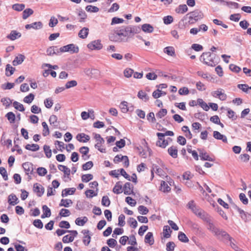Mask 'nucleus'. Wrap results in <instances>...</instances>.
<instances>
[{
	"label": "nucleus",
	"instance_id": "18",
	"mask_svg": "<svg viewBox=\"0 0 251 251\" xmlns=\"http://www.w3.org/2000/svg\"><path fill=\"white\" fill-rule=\"evenodd\" d=\"M25 59V56L24 55L22 54H19L17 56H16L14 60L12 62V64L13 66H17L18 65L21 64L24 61Z\"/></svg>",
	"mask_w": 251,
	"mask_h": 251
},
{
	"label": "nucleus",
	"instance_id": "26",
	"mask_svg": "<svg viewBox=\"0 0 251 251\" xmlns=\"http://www.w3.org/2000/svg\"><path fill=\"white\" fill-rule=\"evenodd\" d=\"M78 11V16L80 17L79 22L80 23L84 22L85 20L87 18V15L85 12L81 8L77 9Z\"/></svg>",
	"mask_w": 251,
	"mask_h": 251
},
{
	"label": "nucleus",
	"instance_id": "63",
	"mask_svg": "<svg viewBox=\"0 0 251 251\" xmlns=\"http://www.w3.org/2000/svg\"><path fill=\"white\" fill-rule=\"evenodd\" d=\"M93 166V163L92 161H90L82 165V168L84 171H86L90 169Z\"/></svg>",
	"mask_w": 251,
	"mask_h": 251
},
{
	"label": "nucleus",
	"instance_id": "15",
	"mask_svg": "<svg viewBox=\"0 0 251 251\" xmlns=\"http://www.w3.org/2000/svg\"><path fill=\"white\" fill-rule=\"evenodd\" d=\"M76 138L79 142L83 143L87 142L90 139V136L84 133L78 134L76 136Z\"/></svg>",
	"mask_w": 251,
	"mask_h": 251
},
{
	"label": "nucleus",
	"instance_id": "27",
	"mask_svg": "<svg viewBox=\"0 0 251 251\" xmlns=\"http://www.w3.org/2000/svg\"><path fill=\"white\" fill-rule=\"evenodd\" d=\"M153 27L150 24H145L142 25V30L146 33H151L153 31Z\"/></svg>",
	"mask_w": 251,
	"mask_h": 251
},
{
	"label": "nucleus",
	"instance_id": "46",
	"mask_svg": "<svg viewBox=\"0 0 251 251\" xmlns=\"http://www.w3.org/2000/svg\"><path fill=\"white\" fill-rule=\"evenodd\" d=\"M25 7V5L24 4H19V3H16L12 6V8L13 9H14L15 11H21L24 10V9Z\"/></svg>",
	"mask_w": 251,
	"mask_h": 251
},
{
	"label": "nucleus",
	"instance_id": "3",
	"mask_svg": "<svg viewBox=\"0 0 251 251\" xmlns=\"http://www.w3.org/2000/svg\"><path fill=\"white\" fill-rule=\"evenodd\" d=\"M187 17L190 20L189 22L192 24L202 19L203 18V13L199 10H196L188 13L181 21L183 22Z\"/></svg>",
	"mask_w": 251,
	"mask_h": 251
},
{
	"label": "nucleus",
	"instance_id": "62",
	"mask_svg": "<svg viewBox=\"0 0 251 251\" xmlns=\"http://www.w3.org/2000/svg\"><path fill=\"white\" fill-rule=\"evenodd\" d=\"M77 81L75 80H71L69 81H68L66 84H65V88L66 89H69L71 87H75L77 85Z\"/></svg>",
	"mask_w": 251,
	"mask_h": 251
},
{
	"label": "nucleus",
	"instance_id": "48",
	"mask_svg": "<svg viewBox=\"0 0 251 251\" xmlns=\"http://www.w3.org/2000/svg\"><path fill=\"white\" fill-rule=\"evenodd\" d=\"M44 151L47 158H50L51 156V150L50 149V146L48 145H44L43 147Z\"/></svg>",
	"mask_w": 251,
	"mask_h": 251
},
{
	"label": "nucleus",
	"instance_id": "12",
	"mask_svg": "<svg viewBox=\"0 0 251 251\" xmlns=\"http://www.w3.org/2000/svg\"><path fill=\"white\" fill-rule=\"evenodd\" d=\"M133 188V186L130 182H126L123 187L124 194L127 195L134 194Z\"/></svg>",
	"mask_w": 251,
	"mask_h": 251
},
{
	"label": "nucleus",
	"instance_id": "1",
	"mask_svg": "<svg viewBox=\"0 0 251 251\" xmlns=\"http://www.w3.org/2000/svg\"><path fill=\"white\" fill-rule=\"evenodd\" d=\"M138 26L127 25L116 28L113 33L109 35V39L113 42H121L123 41L122 37L130 38L140 31Z\"/></svg>",
	"mask_w": 251,
	"mask_h": 251
},
{
	"label": "nucleus",
	"instance_id": "34",
	"mask_svg": "<svg viewBox=\"0 0 251 251\" xmlns=\"http://www.w3.org/2000/svg\"><path fill=\"white\" fill-rule=\"evenodd\" d=\"M207 224H208V229L212 232L214 235L217 233V232L219 231V230L220 228L215 226V225L212 223L211 220L209 222H208Z\"/></svg>",
	"mask_w": 251,
	"mask_h": 251
},
{
	"label": "nucleus",
	"instance_id": "42",
	"mask_svg": "<svg viewBox=\"0 0 251 251\" xmlns=\"http://www.w3.org/2000/svg\"><path fill=\"white\" fill-rule=\"evenodd\" d=\"M72 203L73 201L70 199H62L59 203V206L68 207L70 206V204Z\"/></svg>",
	"mask_w": 251,
	"mask_h": 251
},
{
	"label": "nucleus",
	"instance_id": "57",
	"mask_svg": "<svg viewBox=\"0 0 251 251\" xmlns=\"http://www.w3.org/2000/svg\"><path fill=\"white\" fill-rule=\"evenodd\" d=\"M161 189L164 192H169L171 190V188L164 181H161Z\"/></svg>",
	"mask_w": 251,
	"mask_h": 251
},
{
	"label": "nucleus",
	"instance_id": "11",
	"mask_svg": "<svg viewBox=\"0 0 251 251\" xmlns=\"http://www.w3.org/2000/svg\"><path fill=\"white\" fill-rule=\"evenodd\" d=\"M33 191L37 194V195L40 197H41L45 191L44 188L40 184L36 183L33 185Z\"/></svg>",
	"mask_w": 251,
	"mask_h": 251
},
{
	"label": "nucleus",
	"instance_id": "32",
	"mask_svg": "<svg viewBox=\"0 0 251 251\" xmlns=\"http://www.w3.org/2000/svg\"><path fill=\"white\" fill-rule=\"evenodd\" d=\"M58 168L60 171H62L64 173V175L67 176H70L71 170L67 166L62 165H59L58 166Z\"/></svg>",
	"mask_w": 251,
	"mask_h": 251
},
{
	"label": "nucleus",
	"instance_id": "22",
	"mask_svg": "<svg viewBox=\"0 0 251 251\" xmlns=\"http://www.w3.org/2000/svg\"><path fill=\"white\" fill-rule=\"evenodd\" d=\"M168 152L174 158L177 157V149L176 147L171 146L168 149Z\"/></svg>",
	"mask_w": 251,
	"mask_h": 251
},
{
	"label": "nucleus",
	"instance_id": "54",
	"mask_svg": "<svg viewBox=\"0 0 251 251\" xmlns=\"http://www.w3.org/2000/svg\"><path fill=\"white\" fill-rule=\"evenodd\" d=\"M5 117L11 123H14L15 121V115L12 112H9L6 114Z\"/></svg>",
	"mask_w": 251,
	"mask_h": 251
},
{
	"label": "nucleus",
	"instance_id": "7",
	"mask_svg": "<svg viewBox=\"0 0 251 251\" xmlns=\"http://www.w3.org/2000/svg\"><path fill=\"white\" fill-rule=\"evenodd\" d=\"M211 95L213 97L218 98L222 101L225 100L227 98V96L225 93L224 90L221 88H219L217 91L212 92Z\"/></svg>",
	"mask_w": 251,
	"mask_h": 251
},
{
	"label": "nucleus",
	"instance_id": "51",
	"mask_svg": "<svg viewBox=\"0 0 251 251\" xmlns=\"http://www.w3.org/2000/svg\"><path fill=\"white\" fill-rule=\"evenodd\" d=\"M138 211L142 215H146L149 212V209L144 205H140L138 207Z\"/></svg>",
	"mask_w": 251,
	"mask_h": 251
},
{
	"label": "nucleus",
	"instance_id": "38",
	"mask_svg": "<svg viewBox=\"0 0 251 251\" xmlns=\"http://www.w3.org/2000/svg\"><path fill=\"white\" fill-rule=\"evenodd\" d=\"M172 230L170 229V227L168 226H165L163 227V235L164 237L166 238H168L171 236V233L172 232Z\"/></svg>",
	"mask_w": 251,
	"mask_h": 251
},
{
	"label": "nucleus",
	"instance_id": "30",
	"mask_svg": "<svg viewBox=\"0 0 251 251\" xmlns=\"http://www.w3.org/2000/svg\"><path fill=\"white\" fill-rule=\"evenodd\" d=\"M89 29L87 27H83L78 33V36L82 39H85L88 34Z\"/></svg>",
	"mask_w": 251,
	"mask_h": 251
},
{
	"label": "nucleus",
	"instance_id": "56",
	"mask_svg": "<svg viewBox=\"0 0 251 251\" xmlns=\"http://www.w3.org/2000/svg\"><path fill=\"white\" fill-rule=\"evenodd\" d=\"M127 222L130 226H131L133 228H135L137 227L138 223L134 218L130 217Z\"/></svg>",
	"mask_w": 251,
	"mask_h": 251
},
{
	"label": "nucleus",
	"instance_id": "33",
	"mask_svg": "<svg viewBox=\"0 0 251 251\" xmlns=\"http://www.w3.org/2000/svg\"><path fill=\"white\" fill-rule=\"evenodd\" d=\"M33 10L31 8H26L23 12L22 18L23 19L25 20L30 15L33 14Z\"/></svg>",
	"mask_w": 251,
	"mask_h": 251
},
{
	"label": "nucleus",
	"instance_id": "64",
	"mask_svg": "<svg viewBox=\"0 0 251 251\" xmlns=\"http://www.w3.org/2000/svg\"><path fill=\"white\" fill-rule=\"evenodd\" d=\"M176 245L174 242H169L166 245V250L167 251H174Z\"/></svg>",
	"mask_w": 251,
	"mask_h": 251
},
{
	"label": "nucleus",
	"instance_id": "52",
	"mask_svg": "<svg viewBox=\"0 0 251 251\" xmlns=\"http://www.w3.org/2000/svg\"><path fill=\"white\" fill-rule=\"evenodd\" d=\"M120 107L123 113H126L128 111L127 102L126 101H123L120 103Z\"/></svg>",
	"mask_w": 251,
	"mask_h": 251
},
{
	"label": "nucleus",
	"instance_id": "47",
	"mask_svg": "<svg viewBox=\"0 0 251 251\" xmlns=\"http://www.w3.org/2000/svg\"><path fill=\"white\" fill-rule=\"evenodd\" d=\"M85 10L88 12L96 13L99 11V8L97 6L89 5L85 7Z\"/></svg>",
	"mask_w": 251,
	"mask_h": 251
},
{
	"label": "nucleus",
	"instance_id": "35",
	"mask_svg": "<svg viewBox=\"0 0 251 251\" xmlns=\"http://www.w3.org/2000/svg\"><path fill=\"white\" fill-rule=\"evenodd\" d=\"M197 103L205 111H207L209 110V107L207 105V103L202 100V99H198L197 100Z\"/></svg>",
	"mask_w": 251,
	"mask_h": 251
},
{
	"label": "nucleus",
	"instance_id": "59",
	"mask_svg": "<svg viewBox=\"0 0 251 251\" xmlns=\"http://www.w3.org/2000/svg\"><path fill=\"white\" fill-rule=\"evenodd\" d=\"M110 204V201L107 196H104L102 198L101 204L104 206H108Z\"/></svg>",
	"mask_w": 251,
	"mask_h": 251
},
{
	"label": "nucleus",
	"instance_id": "36",
	"mask_svg": "<svg viewBox=\"0 0 251 251\" xmlns=\"http://www.w3.org/2000/svg\"><path fill=\"white\" fill-rule=\"evenodd\" d=\"M156 135L158 138V139L161 140L162 139V138L164 137V136H173L174 135V133L172 131H167L165 133L157 132Z\"/></svg>",
	"mask_w": 251,
	"mask_h": 251
},
{
	"label": "nucleus",
	"instance_id": "50",
	"mask_svg": "<svg viewBox=\"0 0 251 251\" xmlns=\"http://www.w3.org/2000/svg\"><path fill=\"white\" fill-rule=\"evenodd\" d=\"M42 125L43 127V135L44 136H47L50 133L49 129L48 127V126L47 124V123L45 122H43L42 123Z\"/></svg>",
	"mask_w": 251,
	"mask_h": 251
},
{
	"label": "nucleus",
	"instance_id": "14",
	"mask_svg": "<svg viewBox=\"0 0 251 251\" xmlns=\"http://www.w3.org/2000/svg\"><path fill=\"white\" fill-rule=\"evenodd\" d=\"M197 216L200 217L206 223L209 222V221L211 220L210 216L202 210L198 213Z\"/></svg>",
	"mask_w": 251,
	"mask_h": 251
},
{
	"label": "nucleus",
	"instance_id": "31",
	"mask_svg": "<svg viewBox=\"0 0 251 251\" xmlns=\"http://www.w3.org/2000/svg\"><path fill=\"white\" fill-rule=\"evenodd\" d=\"M25 149L32 151H36L39 150L40 147L38 144H27L25 147Z\"/></svg>",
	"mask_w": 251,
	"mask_h": 251
},
{
	"label": "nucleus",
	"instance_id": "19",
	"mask_svg": "<svg viewBox=\"0 0 251 251\" xmlns=\"http://www.w3.org/2000/svg\"><path fill=\"white\" fill-rule=\"evenodd\" d=\"M21 37V33L16 30H12L10 33L6 36V38L12 40H15Z\"/></svg>",
	"mask_w": 251,
	"mask_h": 251
},
{
	"label": "nucleus",
	"instance_id": "23",
	"mask_svg": "<svg viewBox=\"0 0 251 251\" xmlns=\"http://www.w3.org/2000/svg\"><path fill=\"white\" fill-rule=\"evenodd\" d=\"M145 242L149 243L150 245H152L154 243V239L152 232H149L146 235L145 237Z\"/></svg>",
	"mask_w": 251,
	"mask_h": 251
},
{
	"label": "nucleus",
	"instance_id": "28",
	"mask_svg": "<svg viewBox=\"0 0 251 251\" xmlns=\"http://www.w3.org/2000/svg\"><path fill=\"white\" fill-rule=\"evenodd\" d=\"M164 52L167 54L168 55L171 56H175V50L173 47L169 46L164 49Z\"/></svg>",
	"mask_w": 251,
	"mask_h": 251
},
{
	"label": "nucleus",
	"instance_id": "60",
	"mask_svg": "<svg viewBox=\"0 0 251 251\" xmlns=\"http://www.w3.org/2000/svg\"><path fill=\"white\" fill-rule=\"evenodd\" d=\"M74 240V236H70L69 235H66L64 236L62 238V241L64 243H68L72 242Z\"/></svg>",
	"mask_w": 251,
	"mask_h": 251
},
{
	"label": "nucleus",
	"instance_id": "61",
	"mask_svg": "<svg viewBox=\"0 0 251 251\" xmlns=\"http://www.w3.org/2000/svg\"><path fill=\"white\" fill-rule=\"evenodd\" d=\"M147 120L152 123H156V120L154 117V114L152 112H150L147 116Z\"/></svg>",
	"mask_w": 251,
	"mask_h": 251
},
{
	"label": "nucleus",
	"instance_id": "20",
	"mask_svg": "<svg viewBox=\"0 0 251 251\" xmlns=\"http://www.w3.org/2000/svg\"><path fill=\"white\" fill-rule=\"evenodd\" d=\"M85 73L86 75L91 77H95L99 75V71L96 69H88L86 70Z\"/></svg>",
	"mask_w": 251,
	"mask_h": 251
},
{
	"label": "nucleus",
	"instance_id": "41",
	"mask_svg": "<svg viewBox=\"0 0 251 251\" xmlns=\"http://www.w3.org/2000/svg\"><path fill=\"white\" fill-rule=\"evenodd\" d=\"M188 10V7L186 4L180 5L176 9V11L177 13L183 14Z\"/></svg>",
	"mask_w": 251,
	"mask_h": 251
},
{
	"label": "nucleus",
	"instance_id": "58",
	"mask_svg": "<svg viewBox=\"0 0 251 251\" xmlns=\"http://www.w3.org/2000/svg\"><path fill=\"white\" fill-rule=\"evenodd\" d=\"M34 99V95L30 93L28 96L25 97L24 99V101L25 103H31Z\"/></svg>",
	"mask_w": 251,
	"mask_h": 251
},
{
	"label": "nucleus",
	"instance_id": "8",
	"mask_svg": "<svg viewBox=\"0 0 251 251\" xmlns=\"http://www.w3.org/2000/svg\"><path fill=\"white\" fill-rule=\"evenodd\" d=\"M87 47L91 50H100L102 49V45L101 44V41L100 40H95L88 44Z\"/></svg>",
	"mask_w": 251,
	"mask_h": 251
},
{
	"label": "nucleus",
	"instance_id": "21",
	"mask_svg": "<svg viewBox=\"0 0 251 251\" xmlns=\"http://www.w3.org/2000/svg\"><path fill=\"white\" fill-rule=\"evenodd\" d=\"M43 213L41 215V218L44 219L46 217H50L51 215L50 209L46 205H44L42 206Z\"/></svg>",
	"mask_w": 251,
	"mask_h": 251
},
{
	"label": "nucleus",
	"instance_id": "9",
	"mask_svg": "<svg viewBox=\"0 0 251 251\" xmlns=\"http://www.w3.org/2000/svg\"><path fill=\"white\" fill-rule=\"evenodd\" d=\"M23 167L25 174L27 175L32 174L34 170L33 165L30 162H25L23 164Z\"/></svg>",
	"mask_w": 251,
	"mask_h": 251
},
{
	"label": "nucleus",
	"instance_id": "24",
	"mask_svg": "<svg viewBox=\"0 0 251 251\" xmlns=\"http://www.w3.org/2000/svg\"><path fill=\"white\" fill-rule=\"evenodd\" d=\"M8 202L11 205H15L19 202L18 199L14 194H10L8 196Z\"/></svg>",
	"mask_w": 251,
	"mask_h": 251
},
{
	"label": "nucleus",
	"instance_id": "5",
	"mask_svg": "<svg viewBox=\"0 0 251 251\" xmlns=\"http://www.w3.org/2000/svg\"><path fill=\"white\" fill-rule=\"evenodd\" d=\"M60 52H70L71 53H77L79 48L74 44H70L59 48Z\"/></svg>",
	"mask_w": 251,
	"mask_h": 251
},
{
	"label": "nucleus",
	"instance_id": "37",
	"mask_svg": "<svg viewBox=\"0 0 251 251\" xmlns=\"http://www.w3.org/2000/svg\"><path fill=\"white\" fill-rule=\"evenodd\" d=\"M15 68L11 66L10 64H7L5 68V75L7 76H9L13 74Z\"/></svg>",
	"mask_w": 251,
	"mask_h": 251
},
{
	"label": "nucleus",
	"instance_id": "10",
	"mask_svg": "<svg viewBox=\"0 0 251 251\" xmlns=\"http://www.w3.org/2000/svg\"><path fill=\"white\" fill-rule=\"evenodd\" d=\"M187 207L188 209H191L192 212L196 215H198V213L200 212L202 209L198 208L194 202V201H190L187 204Z\"/></svg>",
	"mask_w": 251,
	"mask_h": 251
},
{
	"label": "nucleus",
	"instance_id": "44",
	"mask_svg": "<svg viewBox=\"0 0 251 251\" xmlns=\"http://www.w3.org/2000/svg\"><path fill=\"white\" fill-rule=\"evenodd\" d=\"M49 122L50 125H53L55 127H57L58 126V122H57V117L56 115H51L49 119Z\"/></svg>",
	"mask_w": 251,
	"mask_h": 251
},
{
	"label": "nucleus",
	"instance_id": "25",
	"mask_svg": "<svg viewBox=\"0 0 251 251\" xmlns=\"http://www.w3.org/2000/svg\"><path fill=\"white\" fill-rule=\"evenodd\" d=\"M75 188H66L62 191L61 196L62 197H66L68 195H73L75 192Z\"/></svg>",
	"mask_w": 251,
	"mask_h": 251
},
{
	"label": "nucleus",
	"instance_id": "39",
	"mask_svg": "<svg viewBox=\"0 0 251 251\" xmlns=\"http://www.w3.org/2000/svg\"><path fill=\"white\" fill-rule=\"evenodd\" d=\"M168 144V140H165L163 137L161 140L158 139V141L156 142V145L161 148H165Z\"/></svg>",
	"mask_w": 251,
	"mask_h": 251
},
{
	"label": "nucleus",
	"instance_id": "43",
	"mask_svg": "<svg viewBox=\"0 0 251 251\" xmlns=\"http://www.w3.org/2000/svg\"><path fill=\"white\" fill-rule=\"evenodd\" d=\"M137 96L139 99L144 100L145 101H147L149 100V97L142 90H140L138 92Z\"/></svg>",
	"mask_w": 251,
	"mask_h": 251
},
{
	"label": "nucleus",
	"instance_id": "49",
	"mask_svg": "<svg viewBox=\"0 0 251 251\" xmlns=\"http://www.w3.org/2000/svg\"><path fill=\"white\" fill-rule=\"evenodd\" d=\"M93 178V176L91 174L82 175L81 180L83 182H88Z\"/></svg>",
	"mask_w": 251,
	"mask_h": 251
},
{
	"label": "nucleus",
	"instance_id": "6",
	"mask_svg": "<svg viewBox=\"0 0 251 251\" xmlns=\"http://www.w3.org/2000/svg\"><path fill=\"white\" fill-rule=\"evenodd\" d=\"M94 138L96 140L97 143L95 145V147L97 149L100 151L102 153L106 152V150L104 148H101L102 144H104V140L102 138L100 134L98 133L94 134Z\"/></svg>",
	"mask_w": 251,
	"mask_h": 251
},
{
	"label": "nucleus",
	"instance_id": "40",
	"mask_svg": "<svg viewBox=\"0 0 251 251\" xmlns=\"http://www.w3.org/2000/svg\"><path fill=\"white\" fill-rule=\"evenodd\" d=\"M88 221V218L84 216L81 219L79 218H77L76 219L75 221V224L77 226H83L85 225V224Z\"/></svg>",
	"mask_w": 251,
	"mask_h": 251
},
{
	"label": "nucleus",
	"instance_id": "4",
	"mask_svg": "<svg viewBox=\"0 0 251 251\" xmlns=\"http://www.w3.org/2000/svg\"><path fill=\"white\" fill-rule=\"evenodd\" d=\"M215 235L219 240L223 242L225 244H228L229 241L233 240V238L227 233V232L221 229H220L219 231L217 232V233Z\"/></svg>",
	"mask_w": 251,
	"mask_h": 251
},
{
	"label": "nucleus",
	"instance_id": "53",
	"mask_svg": "<svg viewBox=\"0 0 251 251\" xmlns=\"http://www.w3.org/2000/svg\"><path fill=\"white\" fill-rule=\"evenodd\" d=\"M13 106L16 109L20 111L23 112L25 110L24 105L18 101H14L13 102Z\"/></svg>",
	"mask_w": 251,
	"mask_h": 251
},
{
	"label": "nucleus",
	"instance_id": "29",
	"mask_svg": "<svg viewBox=\"0 0 251 251\" xmlns=\"http://www.w3.org/2000/svg\"><path fill=\"white\" fill-rule=\"evenodd\" d=\"M121 182L118 181L117 182L115 186L113 189V192L117 194H119L122 193V186L121 185Z\"/></svg>",
	"mask_w": 251,
	"mask_h": 251
},
{
	"label": "nucleus",
	"instance_id": "16",
	"mask_svg": "<svg viewBox=\"0 0 251 251\" xmlns=\"http://www.w3.org/2000/svg\"><path fill=\"white\" fill-rule=\"evenodd\" d=\"M200 153V157L202 160H206L209 161H214V159L211 157L205 151H203L201 150H198Z\"/></svg>",
	"mask_w": 251,
	"mask_h": 251
},
{
	"label": "nucleus",
	"instance_id": "45",
	"mask_svg": "<svg viewBox=\"0 0 251 251\" xmlns=\"http://www.w3.org/2000/svg\"><path fill=\"white\" fill-rule=\"evenodd\" d=\"M178 238L179 241L183 243H187L189 242L188 238L183 232L181 231L178 233Z\"/></svg>",
	"mask_w": 251,
	"mask_h": 251
},
{
	"label": "nucleus",
	"instance_id": "2",
	"mask_svg": "<svg viewBox=\"0 0 251 251\" xmlns=\"http://www.w3.org/2000/svg\"><path fill=\"white\" fill-rule=\"evenodd\" d=\"M200 60L207 66L214 67L218 63L219 59L218 56L216 57L215 54L208 51L203 52L200 57Z\"/></svg>",
	"mask_w": 251,
	"mask_h": 251
},
{
	"label": "nucleus",
	"instance_id": "13",
	"mask_svg": "<svg viewBox=\"0 0 251 251\" xmlns=\"http://www.w3.org/2000/svg\"><path fill=\"white\" fill-rule=\"evenodd\" d=\"M43 27V24L41 22H35L31 24L26 25L25 28L26 29H30L31 28L34 29H39L42 28Z\"/></svg>",
	"mask_w": 251,
	"mask_h": 251
},
{
	"label": "nucleus",
	"instance_id": "17",
	"mask_svg": "<svg viewBox=\"0 0 251 251\" xmlns=\"http://www.w3.org/2000/svg\"><path fill=\"white\" fill-rule=\"evenodd\" d=\"M213 137L216 139L222 140L224 143H227L226 137L225 135L221 134L219 131H214L213 132Z\"/></svg>",
	"mask_w": 251,
	"mask_h": 251
},
{
	"label": "nucleus",
	"instance_id": "55",
	"mask_svg": "<svg viewBox=\"0 0 251 251\" xmlns=\"http://www.w3.org/2000/svg\"><path fill=\"white\" fill-rule=\"evenodd\" d=\"M167 114V110L166 109H161L156 114V117L157 118L161 119L164 117Z\"/></svg>",
	"mask_w": 251,
	"mask_h": 251
}]
</instances>
